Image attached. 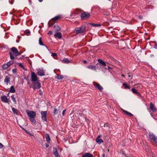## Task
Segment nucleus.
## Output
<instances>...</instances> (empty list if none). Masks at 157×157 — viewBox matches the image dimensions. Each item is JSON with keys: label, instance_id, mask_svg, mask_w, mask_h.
I'll return each mask as SVG.
<instances>
[{"label": "nucleus", "instance_id": "nucleus-1", "mask_svg": "<svg viewBox=\"0 0 157 157\" xmlns=\"http://www.w3.org/2000/svg\"><path fill=\"white\" fill-rule=\"evenodd\" d=\"M26 113L28 116L29 118V120L33 124H35L36 121L34 119V118L36 116V113L33 111H29L27 110Z\"/></svg>", "mask_w": 157, "mask_h": 157}, {"label": "nucleus", "instance_id": "nucleus-2", "mask_svg": "<svg viewBox=\"0 0 157 157\" xmlns=\"http://www.w3.org/2000/svg\"><path fill=\"white\" fill-rule=\"evenodd\" d=\"M86 31V26L85 25H82L80 27H77L75 30V31L77 34L84 33Z\"/></svg>", "mask_w": 157, "mask_h": 157}, {"label": "nucleus", "instance_id": "nucleus-3", "mask_svg": "<svg viewBox=\"0 0 157 157\" xmlns=\"http://www.w3.org/2000/svg\"><path fill=\"white\" fill-rule=\"evenodd\" d=\"M61 17V15H58L52 18L48 22V27L53 25L56 22V21Z\"/></svg>", "mask_w": 157, "mask_h": 157}, {"label": "nucleus", "instance_id": "nucleus-4", "mask_svg": "<svg viewBox=\"0 0 157 157\" xmlns=\"http://www.w3.org/2000/svg\"><path fill=\"white\" fill-rule=\"evenodd\" d=\"M41 86V84L39 82H34L31 84L30 87L33 88L34 90L35 89H39Z\"/></svg>", "mask_w": 157, "mask_h": 157}, {"label": "nucleus", "instance_id": "nucleus-5", "mask_svg": "<svg viewBox=\"0 0 157 157\" xmlns=\"http://www.w3.org/2000/svg\"><path fill=\"white\" fill-rule=\"evenodd\" d=\"M81 17L82 20L88 19L90 17V14L89 13L84 12L81 15Z\"/></svg>", "mask_w": 157, "mask_h": 157}, {"label": "nucleus", "instance_id": "nucleus-6", "mask_svg": "<svg viewBox=\"0 0 157 157\" xmlns=\"http://www.w3.org/2000/svg\"><path fill=\"white\" fill-rule=\"evenodd\" d=\"M11 50L13 52V54L16 56L21 55V53L19 52L17 49L14 47H12L11 49Z\"/></svg>", "mask_w": 157, "mask_h": 157}, {"label": "nucleus", "instance_id": "nucleus-7", "mask_svg": "<svg viewBox=\"0 0 157 157\" xmlns=\"http://www.w3.org/2000/svg\"><path fill=\"white\" fill-rule=\"evenodd\" d=\"M149 139L152 140L155 143H157V137L152 133H149Z\"/></svg>", "mask_w": 157, "mask_h": 157}, {"label": "nucleus", "instance_id": "nucleus-8", "mask_svg": "<svg viewBox=\"0 0 157 157\" xmlns=\"http://www.w3.org/2000/svg\"><path fill=\"white\" fill-rule=\"evenodd\" d=\"M41 118L42 120L43 121H45L47 122V112L46 111H42L41 113Z\"/></svg>", "mask_w": 157, "mask_h": 157}, {"label": "nucleus", "instance_id": "nucleus-9", "mask_svg": "<svg viewBox=\"0 0 157 157\" xmlns=\"http://www.w3.org/2000/svg\"><path fill=\"white\" fill-rule=\"evenodd\" d=\"M31 81L33 82L37 81V77L35 72H31Z\"/></svg>", "mask_w": 157, "mask_h": 157}, {"label": "nucleus", "instance_id": "nucleus-10", "mask_svg": "<svg viewBox=\"0 0 157 157\" xmlns=\"http://www.w3.org/2000/svg\"><path fill=\"white\" fill-rule=\"evenodd\" d=\"M94 85L95 86V87L98 89L100 91H101L103 89V87L98 83L94 82Z\"/></svg>", "mask_w": 157, "mask_h": 157}, {"label": "nucleus", "instance_id": "nucleus-11", "mask_svg": "<svg viewBox=\"0 0 157 157\" xmlns=\"http://www.w3.org/2000/svg\"><path fill=\"white\" fill-rule=\"evenodd\" d=\"M1 101L4 103H8V99L5 95H2L1 97Z\"/></svg>", "mask_w": 157, "mask_h": 157}, {"label": "nucleus", "instance_id": "nucleus-12", "mask_svg": "<svg viewBox=\"0 0 157 157\" xmlns=\"http://www.w3.org/2000/svg\"><path fill=\"white\" fill-rule=\"evenodd\" d=\"M45 72L43 69H40L38 71L37 73L40 76H43L45 75Z\"/></svg>", "mask_w": 157, "mask_h": 157}, {"label": "nucleus", "instance_id": "nucleus-13", "mask_svg": "<svg viewBox=\"0 0 157 157\" xmlns=\"http://www.w3.org/2000/svg\"><path fill=\"white\" fill-rule=\"evenodd\" d=\"M98 61L101 66H106V64H108V62H107L106 63L104 61L100 59H98Z\"/></svg>", "mask_w": 157, "mask_h": 157}, {"label": "nucleus", "instance_id": "nucleus-14", "mask_svg": "<svg viewBox=\"0 0 157 157\" xmlns=\"http://www.w3.org/2000/svg\"><path fill=\"white\" fill-rule=\"evenodd\" d=\"M150 108L153 112H155L156 108L152 103H151L150 104Z\"/></svg>", "mask_w": 157, "mask_h": 157}, {"label": "nucleus", "instance_id": "nucleus-15", "mask_svg": "<svg viewBox=\"0 0 157 157\" xmlns=\"http://www.w3.org/2000/svg\"><path fill=\"white\" fill-rule=\"evenodd\" d=\"M82 157H93V155L89 153H86L82 155Z\"/></svg>", "mask_w": 157, "mask_h": 157}, {"label": "nucleus", "instance_id": "nucleus-16", "mask_svg": "<svg viewBox=\"0 0 157 157\" xmlns=\"http://www.w3.org/2000/svg\"><path fill=\"white\" fill-rule=\"evenodd\" d=\"M53 152L54 153V154L55 156L56 157V156H58L59 155V153L57 151V149L56 147H53Z\"/></svg>", "mask_w": 157, "mask_h": 157}, {"label": "nucleus", "instance_id": "nucleus-17", "mask_svg": "<svg viewBox=\"0 0 157 157\" xmlns=\"http://www.w3.org/2000/svg\"><path fill=\"white\" fill-rule=\"evenodd\" d=\"M10 82V78L9 76H6L4 79V82L6 85H8V83Z\"/></svg>", "mask_w": 157, "mask_h": 157}, {"label": "nucleus", "instance_id": "nucleus-18", "mask_svg": "<svg viewBox=\"0 0 157 157\" xmlns=\"http://www.w3.org/2000/svg\"><path fill=\"white\" fill-rule=\"evenodd\" d=\"M131 90L133 94H136L138 96H140V93L138 92L137 90L135 89L134 88L132 89Z\"/></svg>", "mask_w": 157, "mask_h": 157}, {"label": "nucleus", "instance_id": "nucleus-19", "mask_svg": "<svg viewBox=\"0 0 157 157\" xmlns=\"http://www.w3.org/2000/svg\"><path fill=\"white\" fill-rule=\"evenodd\" d=\"M54 36L59 39H60L62 37V34L60 32H57L54 35Z\"/></svg>", "mask_w": 157, "mask_h": 157}, {"label": "nucleus", "instance_id": "nucleus-20", "mask_svg": "<svg viewBox=\"0 0 157 157\" xmlns=\"http://www.w3.org/2000/svg\"><path fill=\"white\" fill-rule=\"evenodd\" d=\"M45 136L47 141L48 143H49L51 139L49 135L48 134L46 133L45 134Z\"/></svg>", "mask_w": 157, "mask_h": 157}, {"label": "nucleus", "instance_id": "nucleus-21", "mask_svg": "<svg viewBox=\"0 0 157 157\" xmlns=\"http://www.w3.org/2000/svg\"><path fill=\"white\" fill-rule=\"evenodd\" d=\"M96 141L99 144H100L101 143L103 142V140L99 138V137L97 138L96 139Z\"/></svg>", "mask_w": 157, "mask_h": 157}, {"label": "nucleus", "instance_id": "nucleus-22", "mask_svg": "<svg viewBox=\"0 0 157 157\" xmlns=\"http://www.w3.org/2000/svg\"><path fill=\"white\" fill-rule=\"evenodd\" d=\"M39 44L41 46H44L47 48V47L44 44L43 41H42L41 38V37H40L39 38Z\"/></svg>", "mask_w": 157, "mask_h": 157}, {"label": "nucleus", "instance_id": "nucleus-23", "mask_svg": "<svg viewBox=\"0 0 157 157\" xmlns=\"http://www.w3.org/2000/svg\"><path fill=\"white\" fill-rule=\"evenodd\" d=\"M88 69H91V70H96V67L95 66H94L93 65H90L89 66H87L86 67Z\"/></svg>", "mask_w": 157, "mask_h": 157}, {"label": "nucleus", "instance_id": "nucleus-24", "mask_svg": "<svg viewBox=\"0 0 157 157\" xmlns=\"http://www.w3.org/2000/svg\"><path fill=\"white\" fill-rule=\"evenodd\" d=\"M12 110L14 114L18 115V110L17 109L14 108L13 107L12 108Z\"/></svg>", "mask_w": 157, "mask_h": 157}, {"label": "nucleus", "instance_id": "nucleus-25", "mask_svg": "<svg viewBox=\"0 0 157 157\" xmlns=\"http://www.w3.org/2000/svg\"><path fill=\"white\" fill-rule=\"evenodd\" d=\"M89 24L93 27H99L101 25L100 24H95L93 23H90Z\"/></svg>", "mask_w": 157, "mask_h": 157}, {"label": "nucleus", "instance_id": "nucleus-26", "mask_svg": "<svg viewBox=\"0 0 157 157\" xmlns=\"http://www.w3.org/2000/svg\"><path fill=\"white\" fill-rule=\"evenodd\" d=\"M63 78V75L57 74L56 78L58 79H61Z\"/></svg>", "mask_w": 157, "mask_h": 157}, {"label": "nucleus", "instance_id": "nucleus-27", "mask_svg": "<svg viewBox=\"0 0 157 157\" xmlns=\"http://www.w3.org/2000/svg\"><path fill=\"white\" fill-rule=\"evenodd\" d=\"M9 92L12 93H13L15 92V89L13 86H11Z\"/></svg>", "mask_w": 157, "mask_h": 157}, {"label": "nucleus", "instance_id": "nucleus-28", "mask_svg": "<svg viewBox=\"0 0 157 157\" xmlns=\"http://www.w3.org/2000/svg\"><path fill=\"white\" fill-rule=\"evenodd\" d=\"M123 86L124 87V88L125 89H130V86L128 85V84L126 83H124L123 84Z\"/></svg>", "mask_w": 157, "mask_h": 157}, {"label": "nucleus", "instance_id": "nucleus-29", "mask_svg": "<svg viewBox=\"0 0 157 157\" xmlns=\"http://www.w3.org/2000/svg\"><path fill=\"white\" fill-rule=\"evenodd\" d=\"M62 61L64 63H70V61L67 59L64 58L63 60Z\"/></svg>", "mask_w": 157, "mask_h": 157}, {"label": "nucleus", "instance_id": "nucleus-30", "mask_svg": "<svg viewBox=\"0 0 157 157\" xmlns=\"http://www.w3.org/2000/svg\"><path fill=\"white\" fill-rule=\"evenodd\" d=\"M54 29L56 31H59L61 29L60 28L58 25H55L54 26Z\"/></svg>", "mask_w": 157, "mask_h": 157}, {"label": "nucleus", "instance_id": "nucleus-31", "mask_svg": "<svg viewBox=\"0 0 157 157\" xmlns=\"http://www.w3.org/2000/svg\"><path fill=\"white\" fill-rule=\"evenodd\" d=\"M9 67V66L6 63L2 65V68L4 69H6Z\"/></svg>", "mask_w": 157, "mask_h": 157}, {"label": "nucleus", "instance_id": "nucleus-32", "mask_svg": "<svg viewBox=\"0 0 157 157\" xmlns=\"http://www.w3.org/2000/svg\"><path fill=\"white\" fill-rule=\"evenodd\" d=\"M11 98L12 99V100L14 102V103L16 104V100L15 98L14 97L13 95H12L11 96Z\"/></svg>", "mask_w": 157, "mask_h": 157}, {"label": "nucleus", "instance_id": "nucleus-33", "mask_svg": "<svg viewBox=\"0 0 157 157\" xmlns=\"http://www.w3.org/2000/svg\"><path fill=\"white\" fill-rule=\"evenodd\" d=\"M25 33L27 36H29L30 34V32L29 30H26L25 32Z\"/></svg>", "mask_w": 157, "mask_h": 157}, {"label": "nucleus", "instance_id": "nucleus-34", "mask_svg": "<svg viewBox=\"0 0 157 157\" xmlns=\"http://www.w3.org/2000/svg\"><path fill=\"white\" fill-rule=\"evenodd\" d=\"M13 61H9L8 62H7L6 63V64H8L9 66V67L11 65H12L13 63Z\"/></svg>", "mask_w": 157, "mask_h": 157}, {"label": "nucleus", "instance_id": "nucleus-35", "mask_svg": "<svg viewBox=\"0 0 157 157\" xmlns=\"http://www.w3.org/2000/svg\"><path fill=\"white\" fill-rule=\"evenodd\" d=\"M52 56L55 59H56L57 57L56 53H52Z\"/></svg>", "mask_w": 157, "mask_h": 157}, {"label": "nucleus", "instance_id": "nucleus-36", "mask_svg": "<svg viewBox=\"0 0 157 157\" xmlns=\"http://www.w3.org/2000/svg\"><path fill=\"white\" fill-rule=\"evenodd\" d=\"M9 54L10 56V58L11 59H14V57L12 53L10 52L9 53Z\"/></svg>", "mask_w": 157, "mask_h": 157}, {"label": "nucleus", "instance_id": "nucleus-37", "mask_svg": "<svg viewBox=\"0 0 157 157\" xmlns=\"http://www.w3.org/2000/svg\"><path fill=\"white\" fill-rule=\"evenodd\" d=\"M128 76L129 78H131V79H132V73H128Z\"/></svg>", "mask_w": 157, "mask_h": 157}, {"label": "nucleus", "instance_id": "nucleus-38", "mask_svg": "<svg viewBox=\"0 0 157 157\" xmlns=\"http://www.w3.org/2000/svg\"><path fill=\"white\" fill-rule=\"evenodd\" d=\"M57 109L56 108H54V109L53 113L54 115H56L57 114Z\"/></svg>", "mask_w": 157, "mask_h": 157}, {"label": "nucleus", "instance_id": "nucleus-39", "mask_svg": "<svg viewBox=\"0 0 157 157\" xmlns=\"http://www.w3.org/2000/svg\"><path fill=\"white\" fill-rule=\"evenodd\" d=\"M104 126L105 127H109V125L108 123H106L104 124Z\"/></svg>", "mask_w": 157, "mask_h": 157}, {"label": "nucleus", "instance_id": "nucleus-40", "mask_svg": "<svg viewBox=\"0 0 157 157\" xmlns=\"http://www.w3.org/2000/svg\"><path fill=\"white\" fill-rule=\"evenodd\" d=\"M17 69L16 68H14L13 69L12 72L13 74L17 72Z\"/></svg>", "mask_w": 157, "mask_h": 157}, {"label": "nucleus", "instance_id": "nucleus-41", "mask_svg": "<svg viewBox=\"0 0 157 157\" xmlns=\"http://www.w3.org/2000/svg\"><path fill=\"white\" fill-rule=\"evenodd\" d=\"M122 110L125 113V114H127V115L129 113V112H128V111H126L125 110H124V109H122Z\"/></svg>", "mask_w": 157, "mask_h": 157}, {"label": "nucleus", "instance_id": "nucleus-42", "mask_svg": "<svg viewBox=\"0 0 157 157\" xmlns=\"http://www.w3.org/2000/svg\"><path fill=\"white\" fill-rule=\"evenodd\" d=\"M19 66L22 68H24V66L21 63H19Z\"/></svg>", "mask_w": 157, "mask_h": 157}, {"label": "nucleus", "instance_id": "nucleus-43", "mask_svg": "<svg viewBox=\"0 0 157 157\" xmlns=\"http://www.w3.org/2000/svg\"><path fill=\"white\" fill-rule=\"evenodd\" d=\"M66 111V109H64V110H63V113H62V115H63V116H64L65 113V112Z\"/></svg>", "mask_w": 157, "mask_h": 157}, {"label": "nucleus", "instance_id": "nucleus-44", "mask_svg": "<svg viewBox=\"0 0 157 157\" xmlns=\"http://www.w3.org/2000/svg\"><path fill=\"white\" fill-rule=\"evenodd\" d=\"M154 42L155 43V48L157 49V43H156V42Z\"/></svg>", "mask_w": 157, "mask_h": 157}, {"label": "nucleus", "instance_id": "nucleus-45", "mask_svg": "<svg viewBox=\"0 0 157 157\" xmlns=\"http://www.w3.org/2000/svg\"><path fill=\"white\" fill-rule=\"evenodd\" d=\"M48 34L49 35H51L52 34V32L51 31H49L48 33Z\"/></svg>", "mask_w": 157, "mask_h": 157}, {"label": "nucleus", "instance_id": "nucleus-46", "mask_svg": "<svg viewBox=\"0 0 157 157\" xmlns=\"http://www.w3.org/2000/svg\"><path fill=\"white\" fill-rule=\"evenodd\" d=\"M3 144L0 143V148H2L3 147Z\"/></svg>", "mask_w": 157, "mask_h": 157}, {"label": "nucleus", "instance_id": "nucleus-47", "mask_svg": "<svg viewBox=\"0 0 157 157\" xmlns=\"http://www.w3.org/2000/svg\"><path fill=\"white\" fill-rule=\"evenodd\" d=\"M128 115L129 116L131 117V116H133V115L131 113H129L128 114Z\"/></svg>", "mask_w": 157, "mask_h": 157}, {"label": "nucleus", "instance_id": "nucleus-48", "mask_svg": "<svg viewBox=\"0 0 157 157\" xmlns=\"http://www.w3.org/2000/svg\"><path fill=\"white\" fill-rule=\"evenodd\" d=\"M128 115L129 116L131 117V116H133V115L131 113H129L128 114Z\"/></svg>", "mask_w": 157, "mask_h": 157}, {"label": "nucleus", "instance_id": "nucleus-49", "mask_svg": "<svg viewBox=\"0 0 157 157\" xmlns=\"http://www.w3.org/2000/svg\"><path fill=\"white\" fill-rule=\"evenodd\" d=\"M49 143H48V144H45L46 147L47 148L49 147Z\"/></svg>", "mask_w": 157, "mask_h": 157}, {"label": "nucleus", "instance_id": "nucleus-50", "mask_svg": "<svg viewBox=\"0 0 157 157\" xmlns=\"http://www.w3.org/2000/svg\"><path fill=\"white\" fill-rule=\"evenodd\" d=\"M83 62L84 63H87V62L86 60H84L83 61Z\"/></svg>", "mask_w": 157, "mask_h": 157}, {"label": "nucleus", "instance_id": "nucleus-51", "mask_svg": "<svg viewBox=\"0 0 157 157\" xmlns=\"http://www.w3.org/2000/svg\"><path fill=\"white\" fill-rule=\"evenodd\" d=\"M139 18L140 19H142L143 18V16L141 15H140L139 16Z\"/></svg>", "mask_w": 157, "mask_h": 157}, {"label": "nucleus", "instance_id": "nucleus-52", "mask_svg": "<svg viewBox=\"0 0 157 157\" xmlns=\"http://www.w3.org/2000/svg\"><path fill=\"white\" fill-rule=\"evenodd\" d=\"M139 88H141L142 87V86L141 85H140L139 86Z\"/></svg>", "mask_w": 157, "mask_h": 157}, {"label": "nucleus", "instance_id": "nucleus-53", "mask_svg": "<svg viewBox=\"0 0 157 157\" xmlns=\"http://www.w3.org/2000/svg\"><path fill=\"white\" fill-rule=\"evenodd\" d=\"M40 2H42L43 0H38Z\"/></svg>", "mask_w": 157, "mask_h": 157}, {"label": "nucleus", "instance_id": "nucleus-54", "mask_svg": "<svg viewBox=\"0 0 157 157\" xmlns=\"http://www.w3.org/2000/svg\"><path fill=\"white\" fill-rule=\"evenodd\" d=\"M102 156L103 157H105V154H102Z\"/></svg>", "mask_w": 157, "mask_h": 157}, {"label": "nucleus", "instance_id": "nucleus-55", "mask_svg": "<svg viewBox=\"0 0 157 157\" xmlns=\"http://www.w3.org/2000/svg\"><path fill=\"white\" fill-rule=\"evenodd\" d=\"M16 42L17 43H18L19 42V39H18L17 40H16Z\"/></svg>", "mask_w": 157, "mask_h": 157}, {"label": "nucleus", "instance_id": "nucleus-56", "mask_svg": "<svg viewBox=\"0 0 157 157\" xmlns=\"http://www.w3.org/2000/svg\"><path fill=\"white\" fill-rule=\"evenodd\" d=\"M108 69H111V68L110 67H109V66H108Z\"/></svg>", "mask_w": 157, "mask_h": 157}, {"label": "nucleus", "instance_id": "nucleus-57", "mask_svg": "<svg viewBox=\"0 0 157 157\" xmlns=\"http://www.w3.org/2000/svg\"><path fill=\"white\" fill-rule=\"evenodd\" d=\"M121 76L123 77H124L125 75H122Z\"/></svg>", "mask_w": 157, "mask_h": 157}, {"label": "nucleus", "instance_id": "nucleus-58", "mask_svg": "<svg viewBox=\"0 0 157 157\" xmlns=\"http://www.w3.org/2000/svg\"><path fill=\"white\" fill-rule=\"evenodd\" d=\"M101 136H99L97 137H99V138H100Z\"/></svg>", "mask_w": 157, "mask_h": 157}, {"label": "nucleus", "instance_id": "nucleus-59", "mask_svg": "<svg viewBox=\"0 0 157 157\" xmlns=\"http://www.w3.org/2000/svg\"><path fill=\"white\" fill-rule=\"evenodd\" d=\"M56 157H60V155H59V156H56Z\"/></svg>", "mask_w": 157, "mask_h": 157}, {"label": "nucleus", "instance_id": "nucleus-60", "mask_svg": "<svg viewBox=\"0 0 157 157\" xmlns=\"http://www.w3.org/2000/svg\"><path fill=\"white\" fill-rule=\"evenodd\" d=\"M41 91V90H39V91Z\"/></svg>", "mask_w": 157, "mask_h": 157}, {"label": "nucleus", "instance_id": "nucleus-61", "mask_svg": "<svg viewBox=\"0 0 157 157\" xmlns=\"http://www.w3.org/2000/svg\"><path fill=\"white\" fill-rule=\"evenodd\" d=\"M18 37H19V38H20V37H19V36H18Z\"/></svg>", "mask_w": 157, "mask_h": 157}, {"label": "nucleus", "instance_id": "nucleus-62", "mask_svg": "<svg viewBox=\"0 0 157 157\" xmlns=\"http://www.w3.org/2000/svg\"><path fill=\"white\" fill-rule=\"evenodd\" d=\"M19 23V21L18 22V23Z\"/></svg>", "mask_w": 157, "mask_h": 157}, {"label": "nucleus", "instance_id": "nucleus-63", "mask_svg": "<svg viewBox=\"0 0 157 157\" xmlns=\"http://www.w3.org/2000/svg\"><path fill=\"white\" fill-rule=\"evenodd\" d=\"M154 119H155L154 117Z\"/></svg>", "mask_w": 157, "mask_h": 157}, {"label": "nucleus", "instance_id": "nucleus-64", "mask_svg": "<svg viewBox=\"0 0 157 157\" xmlns=\"http://www.w3.org/2000/svg\"><path fill=\"white\" fill-rule=\"evenodd\" d=\"M108 0L109 1H110V0Z\"/></svg>", "mask_w": 157, "mask_h": 157}]
</instances>
